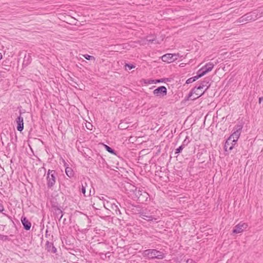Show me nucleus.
I'll list each match as a JSON object with an SVG mask.
<instances>
[{"instance_id": "obj_34", "label": "nucleus", "mask_w": 263, "mask_h": 263, "mask_svg": "<svg viewBox=\"0 0 263 263\" xmlns=\"http://www.w3.org/2000/svg\"><path fill=\"white\" fill-rule=\"evenodd\" d=\"M263 16V10L260 12V14L259 15V16L258 15V17H260L261 16Z\"/></svg>"}, {"instance_id": "obj_3", "label": "nucleus", "mask_w": 263, "mask_h": 263, "mask_svg": "<svg viewBox=\"0 0 263 263\" xmlns=\"http://www.w3.org/2000/svg\"><path fill=\"white\" fill-rule=\"evenodd\" d=\"M258 14L255 12H250L238 18L236 23H245L248 21H254L258 18Z\"/></svg>"}, {"instance_id": "obj_30", "label": "nucleus", "mask_w": 263, "mask_h": 263, "mask_svg": "<svg viewBox=\"0 0 263 263\" xmlns=\"http://www.w3.org/2000/svg\"><path fill=\"white\" fill-rule=\"evenodd\" d=\"M186 263H196V262L192 259H187L186 260Z\"/></svg>"}, {"instance_id": "obj_11", "label": "nucleus", "mask_w": 263, "mask_h": 263, "mask_svg": "<svg viewBox=\"0 0 263 263\" xmlns=\"http://www.w3.org/2000/svg\"><path fill=\"white\" fill-rule=\"evenodd\" d=\"M16 122L17 123V129L20 132H22L24 129L23 118L21 116H18L16 120Z\"/></svg>"}, {"instance_id": "obj_16", "label": "nucleus", "mask_w": 263, "mask_h": 263, "mask_svg": "<svg viewBox=\"0 0 263 263\" xmlns=\"http://www.w3.org/2000/svg\"><path fill=\"white\" fill-rule=\"evenodd\" d=\"M31 56L30 54L25 55L24 61H23V65H28L31 62Z\"/></svg>"}, {"instance_id": "obj_14", "label": "nucleus", "mask_w": 263, "mask_h": 263, "mask_svg": "<svg viewBox=\"0 0 263 263\" xmlns=\"http://www.w3.org/2000/svg\"><path fill=\"white\" fill-rule=\"evenodd\" d=\"M172 58L173 55H172L171 53H167L165 55H163L161 59L163 62L170 63L174 62V59Z\"/></svg>"}, {"instance_id": "obj_9", "label": "nucleus", "mask_w": 263, "mask_h": 263, "mask_svg": "<svg viewBox=\"0 0 263 263\" xmlns=\"http://www.w3.org/2000/svg\"><path fill=\"white\" fill-rule=\"evenodd\" d=\"M247 227V224L245 223H239L234 227L233 232L236 234L241 233Z\"/></svg>"}, {"instance_id": "obj_5", "label": "nucleus", "mask_w": 263, "mask_h": 263, "mask_svg": "<svg viewBox=\"0 0 263 263\" xmlns=\"http://www.w3.org/2000/svg\"><path fill=\"white\" fill-rule=\"evenodd\" d=\"M214 66V65L213 63L209 62L207 64H206L203 67H202L201 68H200L198 71V73L199 74L200 77H202L204 75H205L208 72L211 71L213 67Z\"/></svg>"}, {"instance_id": "obj_25", "label": "nucleus", "mask_w": 263, "mask_h": 263, "mask_svg": "<svg viewBox=\"0 0 263 263\" xmlns=\"http://www.w3.org/2000/svg\"><path fill=\"white\" fill-rule=\"evenodd\" d=\"M125 68H128V69L130 70L134 68H135V66L132 64H126L125 65Z\"/></svg>"}, {"instance_id": "obj_17", "label": "nucleus", "mask_w": 263, "mask_h": 263, "mask_svg": "<svg viewBox=\"0 0 263 263\" xmlns=\"http://www.w3.org/2000/svg\"><path fill=\"white\" fill-rule=\"evenodd\" d=\"M200 76L199 75V74H198L197 73V74L194 77H192V78H189V79H187L186 81V84H190V83H191L194 81H195L196 80H197V79H198L199 78H200Z\"/></svg>"}, {"instance_id": "obj_32", "label": "nucleus", "mask_w": 263, "mask_h": 263, "mask_svg": "<svg viewBox=\"0 0 263 263\" xmlns=\"http://www.w3.org/2000/svg\"><path fill=\"white\" fill-rule=\"evenodd\" d=\"M99 200H103L104 202H106V201H107L104 198V197L102 196L101 197H99Z\"/></svg>"}, {"instance_id": "obj_22", "label": "nucleus", "mask_w": 263, "mask_h": 263, "mask_svg": "<svg viewBox=\"0 0 263 263\" xmlns=\"http://www.w3.org/2000/svg\"><path fill=\"white\" fill-rule=\"evenodd\" d=\"M83 57L88 60H93L95 61V58L93 56L89 55L88 54H84L83 55Z\"/></svg>"}, {"instance_id": "obj_31", "label": "nucleus", "mask_w": 263, "mask_h": 263, "mask_svg": "<svg viewBox=\"0 0 263 263\" xmlns=\"http://www.w3.org/2000/svg\"><path fill=\"white\" fill-rule=\"evenodd\" d=\"M4 210V206H3V205L2 204L0 203V212L3 211Z\"/></svg>"}, {"instance_id": "obj_21", "label": "nucleus", "mask_w": 263, "mask_h": 263, "mask_svg": "<svg viewBox=\"0 0 263 263\" xmlns=\"http://www.w3.org/2000/svg\"><path fill=\"white\" fill-rule=\"evenodd\" d=\"M185 142H186V139L184 140L183 144L176 149L175 154H179L181 152V151L184 147V143Z\"/></svg>"}, {"instance_id": "obj_23", "label": "nucleus", "mask_w": 263, "mask_h": 263, "mask_svg": "<svg viewBox=\"0 0 263 263\" xmlns=\"http://www.w3.org/2000/svg\"><path fill=\"white\" fill-rule=\"evenodd\" d=\"M104 145L106 151H107L109 153H110L111 154H115L114 150L112 149L111 147L107 146V145L104 144Z\"/></svg>"}, {"instance_id": "obj_35", "label": "nucleus", "mask_w": 263, "mask_h": 263, "mask_svg": "<svg viewBox=\"0 0 263 263\" xmlns=\"http://www.w3.org/2000/svg\"><path fill=\"white\" fill-rule=\"evenodd\" d=\"M263 99V98L262 97H260L259 98V103H261V100Z\"/></svg>"}, {"instance_id": "obj_27", "label": "nucleus", "mask_w": 263, "mask_h": 263, "mask_svg": "<svg viewBox=\"0 0 263 263\" xmlns=\"http://www.w3.org/2000/svg\"><path fill=\"white\" fill-rule=\"evenodd\" d=\"M146 40L147 41L150 42H153L155 40V39H152V38L149 39L148 37H147Z\"/></svg>"}, {"instance_id": "obj_8", "label": "nucleus", "mask_w": 263, "mask_h": 263, "mask_svg": "<svg viewBox=\"0 0 263 263\" xmlns=\"http://www.w3.org/2000/svg\"><path fill=\"white\" fill-rule=\"evenodd\" d=\"M153 93L157 97H162L166 95L167 89L165 86H160L155 89L154 90Z\"/></svg>"}, {"instance_id": "obj_29", "label": "nucleus", "mask_w": 263, "mask_h": 263, "mask_svg": "<svg viewBox=\"0 0 263 263\" xmlns=\"http://www.w3.org/2000/svg\"><path fill=\"white\" fill-rule=\"evenodd\" d=\"M56 251V248L54 246H52L50 251H51L53 253H55Z\"/></svg>"}, {"instance_id": "obj_26", "label": "nucleus", "mask_w": 263, "mask_h": 263, "mask_svg": "<svg viewBox=\"0 0 263 263\" xmlns=\"http://www.w3.org/2000/svg\"><path fill=\"white\" fill-rule=\"evenodd\" d=\"M172 55H173L172 58H173L174 61L178 59L179 54H172Z\"/></svg>"}, {"instance_id": "obj_12", "label": "nucleus", "mask_w": 263, "mask_h": 263, "mask_svg": "<svg viewBox=\"0 0 263 263\" xmlns=\"http://www.w3.org/2000/svg\"><path fill=\"white\" fill-rule=\"evenodd\" d=\"M140 217L147 221H155L157 222V218L153 217L152 215H147L145 213H141L140 214Z\"/></svg>"}, {"instance_id": "obj_7", "label": "nucleus", "mask_w": 263, "mask_h": 263, "mask_svg": "<svg viewBox=\"0 0 263 263\" xmlns=\"http://www.w3.org/2000/svg\"><path fill=\"white\" fill-rule=\"evenodd\" d=\"M210 80L208 78H205L204 81H203L200 85L197 87H195L193 89V92H195L197 91L198 90H200L201 89H203V88H205V91L210 87Z\"/></svg>"}, {"instance_id": "obj_20", "label": "nucleus", "mask_w": 263, "mask_h": 263, "mask_svg": "<svg viewBox=\"0 0 263 263\" xmlns=\"http://www.w3.org/2000/svg\"><path fill=\"white\" fill-rule=\"evenodd\" d=\"M111 203H112L110 202L109 201L107 200V201H106V202H103V206L106 209L110 210Z\"/></svg>"}, {"instance_id": "obj_13", "label": "nucleus", "mask_w": 263, "mask_h": 263, "mask_svg": "<svg viewBox=\"0 0 263 263\" xmlns=\"http://www.w3.org/2000/svg\"><path fill=\"white\" fill-rule=\"evenodd\" d=\"M22 223L24 226V228L26 230H30L31 228V222L25 217H22L21 218Z\"/></svg>"}, {"instance_id": "obj_18", "label": "nucleus", "mask_w": 263, "mask_h": 263, "mask_svg": "<svg viewBox=\"0 0 263 263\" xmlns=\"http://www.w3.org/2000/svg\"><path fill=\"white\" fill-rule=\"evenodd\" d=\"M65 173L69 177H72L73 174L72 170L70 167H68L66 168Z\"/></svg>"}, {"instance_id": "obj_4", "label": "nucleus", "mask_w": 263, "mask_h": 263, "mask_svg": "<svg viewBox=\"0 0 263 263\" xmlns=\"http://www.w3.org/2000/svg\"><path fill=\"white\" fill-rule=\"evenodd\" d=\"M55 171L49 170L47 174V184L48 187H52L55 183Z\"/></svg>"}, {"instance_id": "obj_36", "label": "nucleus", "mask_w": 263, "mask_h": 263, "mask_svg": "<svg viewBox=\"0 0 263 263\" xmlns=\"http://www.w3.org/2000/svg\"><path fill=\"white\" fill-rule=\"evenodd\" d=\"M2 58H3L2 54L1 53H0V60H1V59H2Z\"/></svg>"}, {"instance_id": "obj_28", "label": "nucleus", "mask_w": 263, "mask_h": 263, "mask_svg": "<svg viewBox=\"0 0 263 263\" xmlns=\"http://www.w3.org/2000/svg\"><path fill=\"white\" fill-rule=\"evenodd\" d=\"M81 191L83 194H85V192H86L85 187L83 185L82 186Z\"/></svg>"}, {"instance_id": "obj_6", "label": "nucleus", "mask_w": 263, "mask_h": 263, "mask_svg": "<svg viewBox=\"0 0 263 263\" xmlns=\"http://www.w3.org/2000/svg\"><path fill=\"white\" fill-rule=\"evenodd\" d=\"M241 125H237L235 129V130L232 133V135L228 138L230 139V140H232V142H237L239 136L240 135L241 130L242 129Z\"/></svg>"}, {"instance_id": "obj_1", "label": "nucleus", "mask_w": 263, "mask_h": 263, "mask_svg": "<svg viewBox=\"0 0 263 263\" xmlns=\"http://www.w3.org/2000/svg\"><path fill=\"white\" fill-rule=\"evenodd\" d=\"M143 255L149 258L162 259L164 257V254L162 252L154 249L145 250L143 253Z\"/></svg>"}, {"instance_id": "obj_15", "label": "nucleus", "mask_w": 263, "mask_h": 263, "mask_svg": "<svg viewBox=\"0 0 263 263\" xmlns=\"http://www.w3.org/2000/svg\"><path fill=\"white\" fill-rule=\"evenodd\" d=\"M205 92V91L201 92L200 90H198L197 91L195 92H193V89L192 90L191 92L189 94V97H192V96H193L194 94H195V96L192 99V100H195L199 97L201 96Z\"/></svg>"}, {"instance_id": "obj_19", "label": "nucleus", "mask_w": 263, "mask_h": 263, "mask_svg": "<svg viewBox=\"0 0 263 263\" xmlns=\"http://www.w3.org/2000/svg\"><path fill=\"white\" fill-rule=\"evenodd\" d=\"M112 209V210H114L116 213V214H118V212H119L120 214H121V212L117 205L115 204V203H111V208L110 210Z\"/></svg>"}, {"instance_id": "obj_24", "label": "nucleus", "mask_w": 263, "mask_h": 263, "mask_svg": "<svg viewBox=\"0 0 263 263\" xmlns=\"http://www.w3.org/2000/svg\"><path fill=\"white\" fill-rule=\"evenodd\" d=\"M46 246L47 247V250L48 251H51V248L53 246V244L52 243L49 242V241H47Z\"/></svg>"}, {"instance_id": "obj_2", "label": "nucleus", "mask_w": 263, "mask_h": 263, "mask_svg": "<svg viewBox=\"0 0 263 263\" xmlns=\"http://www.w3.org/2000/svg\"><path fill=\"white\" fill-rule=\"evenodd\" d=\"M133 187L135 189V190H132L135 194V196L134 198H137L139 202H143L147 200L148 195L146 192L140 190V189L137 190V189L134 186Z\"/></svg>"}, {"instance_id": "obj_33", "label": "nucleus", "mask_w": 263, "mask_h": 263, "mask_svg": "<svg viewBox=\"0 0 263 263\" xmlns=\"http://www.w3.org/2000/svg\"><path fill=\"white\" fill-rule=\"evenodd\" d=\"M92 127V125L90 124V123H88V125H86V127L88 129H90V127Z\"/></svg>"}, {"instance_id": "obj_10", "label": "nucleus", "mask_w": 263, "mask_h": 263, "mask_svg": "<svg viewBox=\"0 0 263 263\" xmlns=\"http://www.w3.org/2000/svg\"><path fill=\"white\" fill-rule=\"evenodd\" d=\"M236 144V142H232V141L231 140H230V139L228 138L224 144V150L226 152H229L231 151L233 147Z\"/></svg>"}]
</instances>
